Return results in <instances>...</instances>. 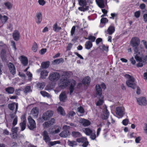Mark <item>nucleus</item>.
<instances>
[{
	"instance_id": "6",
	"label": "nucleus",
	"mask_w": 147,
	"mask_h": 147,
	"mask_svg": "<svg viewBox=\"0 0 147 147\" xmlns=\"http://www.w3.org/2000/svg\"><path fill=\"white\" fill-rule=\"evenodd\" d=\"M79 5L81 6L78 9L81 11H85L89 10V7L87 6V3L85 0H78Z\"/></svg>"
},
{
	"instance_id": "55",
	"label": "nucleus",
	"mask_w": 147,
	"mask_h": 147,
	"mask_svg": "<svg viewBox=\"0 0 147 147\" xmlns=\"http://www.w3.org/2000/svg\"><path fill=\"white\" fill-rule=\"evenodd\" d=\"M129 120L127 119H123L122 122V124L124 125H127L128 123Z\"/></svg>"
},
{
	"instance_id": "26",
	"label": "nucleus",
	"mask_w": 147,
	"mask_h": 147,
	"mask_svg": "<svg viewBox=\"0 0 147 147\" xmlns=\"http://www.w3.org/2000/svg\"><path fill=\"white\" fill-rule=\"evenodd\" d=\"M5 91L7 93L9 94H12L15 91L14 88L11 87H8L5 89Z\"/></svg>"
},
{
	"instance_id": "54",
	"label": "nucleus",
	"mask_w": 147,
	"mask_h": 147,
	"mask_svg": "<svg viewBox=\"0 0 147 147\" xmlns=\"http://www.w3.org/2000/svg\"><path fill=\"white\" fill-rule=\"evenodd\" d=\"M90 136V138L92 140L95 139L96 138L95 132L94 133L92 132V133Z\"/></svg>"
},
{
	"instance_id": "32",
	"label": "nucleus",
	"mask_w": 147,
	"mask_h": 147,
	"mask_svg": "<svg viewBox=\"0 0 147 147\" xmlns=\"http://www.w3.org/2000/svg\"><path fill=\"white\" fill-rule=\"evenodd\" d=\"M57 111L62 115L64 116L65 115L64 110L62 107L61 106H59L58 107L57 109Z\"/></svg>"
},
{
	"instance_id": "34",
	"label": "nucleus",
	"mask_w": 147,
	"mask_h": 147,
	"mask_svg": "<svg viewBox=\"0 0 147 147\" xmlns=\"http://www.w3.org/2000/svg\"><path fill=\"white\" fill-rule=\"evenodd\" d=\"M61 29L60 27L58 26L57 22H56L53 26V30L55 32H57L60 30Z\"/></svg>"
},
{
	"instance_id": "28",
	"label": "nucleus",
	"mask_w": 147,
	"mask_h": 147,
	"mask_svg": "<svg viewBox=\"0 0 147 147\" xmlns=\"http://www.w3.org/2000/svg\"><path fill=\"white\" fill-rule=\"evenodd\" d=\"M83 131L86 134L87 136H90L92 132V130L88 128H83Z\"/></svg>"
},
{
	"instance_id": "18",
	"label": "nucleus",
	"mask_w": 147,
	"mask_h": 147,
	"mask_svg": "<svg viewBox=\"0 0 147 147\" xmlns=\"http://www.w3.org/2000/svg\"><path fill=\"white\" fill-rule=\"evenodd\" d=\"M16 106V111L18 107V105L17 103H16L15 102H13L9 104L8 105V107L10 110L13 111L15 109V105Z\"/></svg>"
},
{
	"instance_id": "12",
	"label": "nucleus",
	"mask_w": 147,
	"mask_h": 147,
	"mask_svg": "<svg viewBox=\"0 0 147 147\" xmlns=\"http://www.w3.org/2000/svg\"><path fill=\"white\" fill-rule=\"evenodd\" d=\"M123 109V107H117L116 108V114L120 117H123L124 114Z\"/></svg>"
},
{
	"instance_id": "40",
	"label": "nucleus",
	"mask_w": 147,
	"mask_h": 147,
	"mask_svg": "<svg viewBox=\"0 0 147 147\" xmlns=\"http://www.w3.org/2000/svg\"><path fill=\"white\" fill-rule=\"evenodd\" d=\"M41 94L44 97L46 96L47 97H49L50 96V94L44 91H41L40 92Z\"/></svg>"
},
{
	"instance_id": "58",
	"label": "nucleus",
	"mask_w": 147,
	"mask_h": 147,
	"mask_svg": "<svg viewBox=\"0 0 147 147\" xmlns=\"http://www.w3.org/2000/svg\"><path fill=\"white\" fill-rule=\"evenodd\" d=\"M111 17H110V18L112 19H114L115 17H117V14L115 13H111Z\"/></svg>"
},
{
	"instance_id": "59",
	"label": "nucleus",
	"mask_w": 147,
	"mask_h": 147,
	"mask_svg": "<svg viewBox=\"0 0 147 147\" xmlns=\"http://www.w3.org/2000/svg\"><path fill=\"white\" fill-rule=\"evenodd\" d=\"M39 4L42 6L44 5L45 3V2L44 0H38Z\"/></svg>"
},
{
	"instance_id": "15",
	"label": "nucleus",
	"mask_w": 147,
	"mask_h": 147,
	"mask_svg": "<svg viewBox=\"0 0 147 147\" xmlns=\"http://www.w3.org/2000/svg\"><path fill=\"white\" fill-rule=\"evenodd\" d=\"M8 67L10 72L13 75L16 73V69L14 65L11 63L9 62L8 65Z\"/></svg>"
},
{
	"instance_id": "57",
	"label": "nucleus",
	"mask_w": 147,
	"mask_h": 147,
	"mask_svg": "<svg viewBox=\"0 0 147 147\" xmlns=\"http://www.w3.org/2000/svg\"><path fill=\"white\" fill-rule=\"evenodd\" d=\"M69 144L70 146H73L74 145H76V141H69Z\"/></svg>"
},
{
	"instance_id": "36",
	"label": "nucleus",
	"mask_w": 147,
	"mask_h": 147,
	"mask_svg": "<svg viewBox=\"0 0 147 147\" xmlns=\"http://www.w3.org/2000/svg\"><path fill=\"white\" fill-rule=\"evenodd\" d=\"M101 98V99H99L98 100L96 103V105L97 106H100L102 105L104 102L103 101V96L100 97Z\"/></svg>"
},
{
	"instance_id": "52",
	"label": "nucleus",
	"mask_w": 147,
	"mask_h": 147,
	"mask_svg": "<svg viewBox=\"0 0 147 147\" xmlns=\"http://www.w3.org/2000/svg\"><path fill=\"white\" fill-rule=\"evenodd\" d=\"M18 121V118L16 116L14 119L12 123V125L13 127L15 126L17 123Z\"/></svg>"
},
{
	"instance_id": "23",
	"label": "nucleus",
	"mask_w": 147,
	"mask_h": 147,
	"mask_svg": "<svg viewBox=\"0 0 147 147\" xmlns=\"http://www.w3.org/2000/svg\"><path fill=\"white\" fill-rule=\"evenodd\" d=\"M21 61L22 63L24 66H26L28 64V59L26 57L22 56Z\"/></svg>"
},
{
	"instance_id": "37",
	"label": "nucleus",
	"mask_w": 147,
	"mask_h": 147,
	"mask_svg": "<svg viewBox=\"0 0 147 147\" xmlns=\"http://www.w3.org/2000/svg\"><path fill=\"white\" fill-rule=\"evenodd\" d=\"M23 91L25 94H27L30 91H32L31 90V86H26L24 89Z\"/></svg>"
},
{
	"instance_id": "21",
	"label": "nucleus",
	"mask_w": 147,
	"mask_h": 147,
	"mask_svg": "<svg viewBox=\"0 0 147 147\" xmlns=\"http://www.w3.org/2000/svg\"><path fill=\"white\" fill-rule=\"evenodd\" d=\"M70 135L69 131L67 129H65L62 131L60 134L61 137L66 138Z\"/></svg>"
},
{
	"instance_id": "1",
	"label": "nucleus",
	"mask_w": 147,
	"mask_h": 147,
	"mask_svg": "<svg viewBox=\"0 0 147 147\" xmlns=\"http://www.w3.org/2000/svg\"><path fill=\"white\" fill-rule=\"evenodd\" d=\"M69 83H70V85L69 89L70 92L69 94L71 95L75 90V87L76 84L75 80L72 79L70 83L68 79L64 78L61 79L58 84L60 88H64L67 87Z\"/></svg>"
},
{
	"instance_id": "24",
	"label": "nucleus",
	"mask_w": 147,
	"mask_h": 147,
	"mask_svg": "<svg viewBox=\"0 0 147 147\" xmlns=\"http://www.w3.org/2000/svg\"><path fill=\"white\" fill-rule=\"evenodd\" d=\"M38 110L36 107L34 108L31 111V113L34 117H36L38 114Z\"/></svg>"
},
{
	"instance_id": "62",
	"label": "nucleus",
	"mask_w": 147,
	"mask_h": 147,
	"mask_svg": "<svg viewBox=\"0 0 147 147\" xmlns=\"http://www.w3.org/2000/svg\"><path fill=\"white\" fill-rule=\"evenodd\" d=\"M130 61L131 62V63L133 65H135L136 63L135 60L134 59L133 57H132L130 59Z\"/></svg>"
},
{
	"instance_id": "5",
	"label": "nucleus",
	"mask_w": 147,
	"mask_h": 147,
	"mask_svg": "<svg viewBox=\"0 0 147 147\" xmlns=\"http://www.w3.org/2000/svg\"><path fill=\"white\" fill-rule=\"evenodd\" d=\"M102 88L103 90H105L106 88V85L104 82L102 83L100 85L99 84H96L95 86L96 94L99 97L102 96Z\"/></svg>"
},
{
	"instance_id": "41",
	"label": "nucleus",
	"mask_w": 147,
	"mask_h": 147,
	"mask_svg": "<svg viewBox=\"0 0 147 147\" xmlns=\"http://www.w3.org/2000/svg\"><path fill=\"white\" fill-rule=\"evenodd\" d=\"M38 87L39 88L40 90H42L45 86V84L44 82L39 83L37 84Z\"/></svg>"
},
{
	"instance_id": "31",
	"label": "nucleus",
	"mask_w": 147,
	"mask_h": 147,
	"mask_svg": "<svg viewBox=\"0 0 147 147\" xmlns=\"http://www.w3.org/2000/svg\"><path fill=\"white\" fill-rule=\"evenodd\" d=\"M98 6L101 8H103L105 7L104 0H96Z\"/></svg>"
},
{
	"instance_id": "7",
	"label": "nucleus",
	"mask_w": 147,
	"mask_h": 147,
	"mask_svg": "<svg viewBox=\"0 0 147 147\" xmlns=\"http://www.w3.org/2000/svg\"><path fill=\"white\" fill-rule=\"evenodd\" d=\"M60 78V75L58 72H54L51 73L49 76V80L52 82L57 81Z\"/></svg>"
},
{
	"instance_id": "43",
	"label": "nucleus",
	"mask_w": 147,
	"mask_h": 147,
	"mask_svg": "<svg viewBox=\"0 0 147 147\" xmlns=\"http://www.w3.org/2000/svg\"><path fill=\"white\" fill-rule=\"evenodd\" d=\"M8 17L4 15L2 16V17L0 19L2 23L3 24H5L7 21L8 20Z\"/></svg>"
},
{
	"instance_id": "3",
	"label": "nucleus",
	"mask_w": 147,
	"mask_h": 147,
	"mask_svg": "<svg viewBox=\"0 0 147 147\" xmlns=\"http://www.w3.org/2000/svg\"><path fill=\"white\" fill-rule=\"evenodd\" d=\"M140 40L139 38L134 37L131 38L130 41L131 46L134 48V52L136 53L140 54L139 52V46L140 43Z\"/></svg>"
},
{
	"instance_id": "60",
	"label": "nucleus",
	"mask_w": 147,
	"mask_h": 147,
	"mask_svg": "<svg viewBox=\"0 0 147 147\" xmlns=\"http://www.w3.org/2000/svg\"><path fill=\"white\" fill-rule=\"evenodd\" d=\"M60 131L59 129L58 128L57 129H55L54 131L50 132V133L51 134H55L59 133Z\"/></svg>"
},
{
	"instance_id": "25",
	"label": "nucleus",
	"mask_w": 147,
	"mask_h": 147,
	"mask_svg": "<svg viewBox=\"0 0 147 147\" xmlns=\"http://www.w3.org/2000/svg\"><path fill=\"white\" fill-rule=\"evenodd\" d=\"M49 61H44L42 62L41 64V67L43 69H47L49 67Z\"/></svg>"
},
{
	"instance_id": "20",
	"label": "nucleus",
	"mask_w": 147,
	"mask_h": 147,
	"mask_svg": "<svg viewBox=\"0 0 147 147\" xmlns=\"http://www.w3.org/2000/svg\"><path fill=\"white\" fill-rule=\"evenodd\" d=\"M80 122L84 127L89 126L90 124V122L89 121L84 119H80Z\"/></svg>"
},
{
	"instance_id": "63",
	"label": "nucleus",
	"mask_w": 147,
	"mask_h": 147,
	"mask_svg": "<svg viewBox=\"0 0 147 147\" xmlns=\"http://www.w3.org/2000/svg\"><path fill=\"white\" fill-rule=\"evenodd\" d=\"M144 21L145 22H147V13H144L143 15Z\"/></svg>"
},
{
	"instance_id": "11",
	"label": "nucleus",
	"mask_w": 147,
	"mask_h": 147,
	"mask_svg": "<svg viewBox=\"0 0 147 147\" xmlns=\"http://www.w3.org/2000/svg\"><path fill=\"white\" fill-rule=\"evenodd\" d=\"M137 100L139 105H140L144 106L147 104V101L145 97H141L138 98Z\"/></svg>"
},
{
	"instance_id": "48",
	"label": "nucleus",
	"mask_w": 147,
	"mask_h": 147,
	"mask_svg": "<svg viewBox=\"0 0 147 147\" xmlns=\"http://www.w3.org/2000/svg\"><path fill=\"white\" fill-rule=\"evenodd\" d=\"M86 140V139L84 138H78L76 139L77 142L80 143H83Z\"/></svg>"
},
{
	"instance_id": "4",
	"label": "nucleus",
	"mask_w": 147,
	"mask_h": 147,
	"mask_svg": "<svg viewBox=\"0 0 147 147\" xmlns=\"http://www.w3.org/2000/svg\"><path fill=\"white\" fill-rule=\"evenodd\" d=\"M125 76L128 79L126 81V84L129 87L135 89L136 87V84L135 82V79L132 76L128 74H126Z\"/></svg>"
},
{
	"instance_id": "51",
	"label": "nucleus",
	"mask_w": 147,
	"mask_h": 147,
	"mask_svg": "<svg viewBox=\"0 0 147 147\" xmlns=\"http://www.w3.org/2000/svg\"><path fill=\"white\" fill-rule=\"evenodd\" d=\"M140 16V11H136L134 13V16L136 18H139Z\"/></svg>"
},
{
	"instance_id": "13",
	"label": "nucleus",
	"mask_w": 147,
	"mask_h": 147,
	"mask_svg": "<svg viewBox=\"0 0 147 147\" xmlns=\"http://www.w3.org/2000/svg\"><path fill=\"white\" fill-rule=\"evenodd\" d=\"M42 136H43V140L46 142H49L51 140V139L49 137L48 134L46 130L43 131Z\"/></svg>"
},
{
	"instance_id": "64",
	"label": "nucleus",
	"mask_w": 147,
	"mask_h": 147,
	"mask_svg": "<svg viewBox=\"0 0 147 147\" xmlns=\"http://www.w3.org/2000/svg\"><path fill=\"white\" fill-rule=\"evenodd\" d=\"M102 41V39L101 38H97L96 41V45H98L100 42H101Z\"/></svg>"
},
{
	"instance_id": "49",
	"label": "nucleus",
	"mask_w": 147,
	"mask_h": 147,
	"mask_svg": "<svg viewBox=\"0 0 147 147\" xmlns=\"http://www.w3.org/2000/svg\"><path fill=\"white\" fill-rule=\"evenodd\" d=\"M108 22V19L105 18H102L100 20V24H105Z\"/></svg>"
},
{
	"instance_id": "19",
	"label": "nucleus",
	"mask_w": 147,
	"mask_h": 147,
	"mask_svg": "<svg viewBox=\"0 0 147 147\" xmlns=\"http://www.w3.org/2000/svg\"><path fill=\"white\" fill-rule=\"evenodd\" d=\"M13 37L14 39L16 41H18L19 39L20 33L18 30H15L13 34Z\"/></svg>"
},
{
	"instance_id": "42",
	"label": "nucleus",
	"mask_w": 147,
	"mask_h": 147,
	"mask_svg": "<svg viewBox=\"0 0 147 147\" xmlns=\"http://www.w3.org/2000/svg\"><path fill=\"white\" fill-rule=\"evenodd\" d=\"M85 39H88L91 42H94L95 41L96 39V37L94 36H89L88 37L85 38Z\"/></svg>"
},
{
	"instance_id": "8",
	"label": "nucleus",
	"mask_w": 147,
	"mask_h": 147,
	"mask_svg": "<svg viewBox=\"0 0 147 147\" xmlns=\"http://www.w3.org/2000/svg\"><path fill=\"white\" fill-rule=\"evenodd\" d=\"M28 119L29 122L28 125L29 129L31 130L35 129L36 127V125L35 121L30 116L28 117Z\"/></svg>"
},
{
	"instance_id": "2",
	"label": "nucleus",
	"mask_w": 147,
	"mask_h": 147,
	"mask_svg": "<svg viewBox=\"0 0 147 147\" xmlns=\"http://www.w3.org/2000/svg\"><path fill=\"white\" fill-rule=\"evenodd\" d=\"M135 58L137 62H139L136 65L138 67H142L144 64L147 63V55H143L140 57L136 54L135 56Z\"/></svg>"
},
{
	"instance_id": "46",
	"label": "nucleus",
	"mask_w": 147,
	"mask_h": 147,
	"mask_svg": "<svg viewBox=\"0 0 147 147\" xmlns=\"http://www.w3.org/2000/svg\"><path fill=\"white\" fill-rule=\"evenodd\" d=\"M78 112L81 113H84L85 112L84 108L81 106L78 108Z\"/></svg>"
},
{
	"instance_id": "29",
	"label": "nucleus",
	"mask_w": 147,
	"mask_h": 147,
	"mask_svg": "<svg viewBox=\"0 0 147 147\" xmlns=\"http://www.w3.org/2000/svg\"><path fill=\"white\" fill-rule=\"evenodd\" d=\"M92 43L90 41H87L85 45V47L86 49L88 50L90 49L92 47Z\"/></svg>"
},
{
	"instance_id": "56",
	"label": "nucleus",
	"mask_w": 147,
	"mask_h": 147,
	"mask_svg": "<svg viewBox=\"0 0 147 147\" xmlns=\"http://www.w3.org/2000/svg\"><path fill=\"white\" fill-rule=\"evenodd\" d=\"M76 29V26H73L71 28V35L72 36L74 34L75 30Z\"/></svg>"
},
{
	"instance_id": "35",
	"label": "nucleus",
	"mask_w": 147,
	"mask_h": 147,
	"mask_svg": "<svg viewBox=\"0 0 147 147\" xmlns=\"http://www.w3.org/2000/svg\"><path fill=\"white\" fill-rule=\"evenodd\" d=\"M72 136L74 138L80 137L81 136V133L78 131H73L72 132Z\"/></svg>"
},
{
	"instance_id": "27",
	"label": "nucleus",
	"mask_w": 147,
	"mask_h": 147,
	"mask_svg": "<svg viewBox=\"0 0 147 147\" xmlns=\"http://www.w3.org/2000/svg\"><path fill=\"white\" fill-rule=\"evenodd\" d=\"M6 52L5 49H3L1 50V57L3 61L6 59Z\"/></svg>"
},
{
	"instance_id": "30",
	"label": "nucleus",
	"mask_w": 147,
	"mask_h": 147,
	"mask_svg": "<svg viewBox=\"0 0 147 147\" xmlns=\"http://www.w3.org/2000/svg\"><path fill=\"white\" fill-rule=\"evenodd\" d=\"M49 72L44 70L41 71L40 73L41 77L42 79H45L48 75Z\"/></svg>"
},
{
	"instance_id": "16",
	"label": "nucleus",
	"mask_w": 147,
	"mask_h": 147,
	"mask_svg": "<svg viewBox=\"0 0 147 147\" xmlns=\"http://www.w3.org/2000/svg\"><path fill=\"white\" fill-rule=\"evenodd\" d=\"M103 114L102 116V119H107L109 117V112L108 111L106 107L104 108L103 111Z\"/></svg>"
},
{
	"instance_id": "39",
	"label": "nucleus",
	"mask_w": 147,
	"mask_h": 147,
	"mask_svg": "<svg viewBox=\"0 0 147 147\" xmlns=\"http://www.w3.org/2000/svg\"><path fill=\"white\" fill-rule=\"evenodd\" d=\"M20 126L21 128V130L23 131L26 129V123L21 122L20 123Z\"/></svg>"
},
{
	"instance_id": "45",
	"label": "nucleus",
	"mask_w": 147,
	"mask_h": 147,
	"mask_svg": "<svg viewBox=\"0 0 147 147\" xmlns=\"http://www.w3.org/2000/svg\"><path fill=\"white\" fill-rule=\"evenodd\" d=\"M51 122H49V121L45 122L44 124L45 127H49L51 126L52 125H53V123H50Z\"/></svg>"
},
{
	"instance_id": "61",
	"label": "nucleus",
	"mask_w": 147,
	"mask_h": 147,
	"mask_svg": "<svg viewBox=\"0 0 147 147\" xmlns=\"http://www.w3.org/2000/svg\"><path fill=\"white\" fill-rule=\"evenodd\" d=\"M47 49L45 48H42L41 49L40 52L41 55H43L46 52Z\"/></svg>"
},
{
	"instance_id": "38",
	"label": "nucleus",
	"mask_w": 147,
	"mask_h": 147,
	"mask_svg": "<svg viewBox=\"0 0 147 147\" xmlns=\"http://www.w3.org/2000/svg\"><path fill=\"white\" fill-rule=\"evenodd\" d=\"M63 61L64 60L62 58H61L54 60L53 62V63H55L56 64H58L61 62H63Z\"/></svg>"
},
{
	"instance_id": "9",
	"label": "nucleus",
	"mask_w": 147,
	"mask_h": 147,
	"mask_svg": "<svg viewBox=\"0 0 147 147\" xmlns=\"http://www.w3.org/2000/svg\"><path fill=\"white\" fill-rule=\"evenodd\" d=\"M53 114V111H48L43 114L42 118L44 120H47L52 117Z\"/></svg>"
},
{
	"instance_id": "22",
	"label": "nucleus",
	"mask_w": 147,
	"mask_h": 147,
	"mask_svg": "<svg viewBox=\"0 0 147 147\" xmlns=\"http://www.w3.org/2000/svg\"><path fill=\"white\" fill-rule=\"evenodd\" d=\"M82 82L84 85H89L90 82V78L88 76L85 77L83 79Z\"/></svg>"
},
{
	"instance_id": "50",
	"label": "nucleus",
	"mask_w": 147,
	"mask_h": 147,
	"mask_svg": "<svg viewBox=\"0 0 147 147\" xmlns=\"http://www.w3.org/2000/svg\"><path fill=\"white\" fill-rule=\"evenodd\" d=\"M18 130V127H15L13 128H12L11 131L12 132V134H17Z\"/></svg>"
},
{
	"instance_id": "17",
	"label": "nucleus",
	"mask_w": 147,
	"mask_h": 147,
	"mask_svg": "<svg viewBox=\"0 0 147 147\" xmlns=\"http://www.w3.org/2000/svg\"><path fill=\"white\" fill-rule=\"evenodd\" d=\"M115 31V28L114 24H111L108 27L107 32L110 35H112Z\"/></svg>"
},
{
	"instance_id": "10",
	"label": "nucleus",
	"mask_w": 147,
	"mask_h": 147,
	"mask_svg": "<svg viewBox=\"0 0 147 147\" xmlns=\"http://www.w3.org/2000/svg\"><path fill=\"white\" fill-rule=\"evenodd\" d=\"M36 23L38 24H40L42 20V15L41 12H37L35 17Z\"/></svg>"
},
{
	"instance_id": "47",
	"label": "nucleus",
	"mask_w": 147,
	"mask_h": 147,
	"mask_svg": "<svg viewBox=\"0 0 147 147\" xmlns=\"http://www.w3.org/2000/svg\"><path fill=\"white\" fill-rule=\"evenodd\" d=\"M60 142L59 141H56L53 142H50L49 143L50 145L51 146H53L57 144H59Z\"/></svg>"
},
{
	"instance_id": "53",
	"label": "nucleus",
	"mask_w": 147,
	"mask_h": 147,
	"mask_svg": "<svg viewBox=\"0 0 147 147\" xmlns=\"http://www.w3.org/2000/svg\"><path fill=\"white\" fill-rule=\"evenodd\" d=\"M22 122L26 123V119L25 114L22 115L21 117Z\"/></svg>"
},
{
	"instance_id": "14",
	"label": "nucleus",
	"mask_w": 147,
	"mask_h": 147,
	"mask_svg": "<svg viewBox=\"0 0 147 147\" xmlns=\"http://www.w3.org/2000/svg\"><path fill=\"white\" fill-rule=\"evenodd\" d=\"M59 98L61 101L65 102L67 99V96L65 91L62 92L60 94Z\"/></svg>"
},
{
	"instance_id": "44",
	"label": "nucleus",
	"mask_w": 147,
	"mask_h": 147,
	"mask_svg": "<svg viewBox=\"0 0 147 147\" xmlns=\"http://www.w3.org/2000/svg\"><path fill=\"white\" fill-rule=\"evenodd\" d=\"M4 4L10 10L12 8V5L9 2H5L4 3Z\"/></svg>"
},
{
	"instance_id": "33",
	"label": "nucleus",
	"mask_w": 147,
	"mask_h": 147,
	"mask_svg": "<svg viewBox=\"0 0 147 147\" xmlns=\"http://www.w3.org/2000/svg\"><path fill=\"white\" fill-rule=\"evenodd\" d=\"M31 49L32 51L34 52H36L37 51L38 46L37 43L35 42H34L33 43Z\"/></svg>"
}]
</instances>
